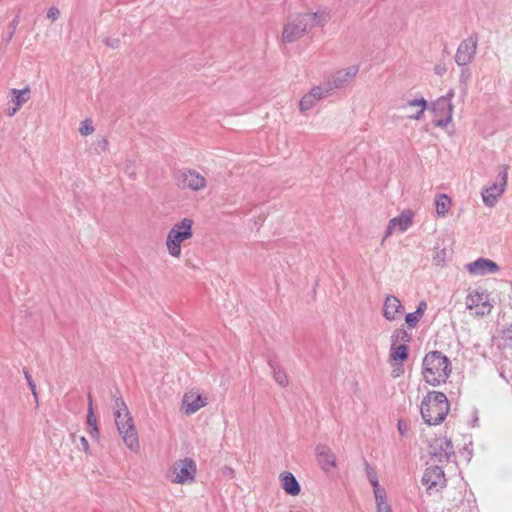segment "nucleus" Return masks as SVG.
<instances>
[{"label": "nucleus", "mask_w": 512, "mask_h": 512, "mask_svg": "<svg viewBox=\"0 0 512 512\" xmlns=\"http://www.w3.org/2000/svg\"><path fill=\"white\" fill-rule=\"evenodd\" d=\"M280 479L282 488L288 495L296 496L300 493V484L291 472L284 471L280 474Z\"/></svg>", "instance_id": "22"}, {"label": "nucleus", "mask_w": 512, "mask_h": 512, "mask_svg": "<svg viewBox=\"0 0 512 512\" xmlns=\"http://www.w3.org/2000/svg\"><path fill=\"white\" fill-rule=\"evenodd\" d=\"M442 70H443L442 68H440L438 66L436 67V73L437 74L441 75L442 74Z\"/></svg>", "instance_id": "50"}, {"label": "nucleus", "mask_w": 512, "mask_h": 512, "mask_svg": "<svg viewBox=\"0 0 512 512\" xmlns=\"http://www.w3.org/2000/svg\"><path fill=\"white\" fill-rule=\"evenodd\" d=\"M332 89H330V85L326 86H316L311 89L309 92L310 96L313 97L315 101L322 99L323 97L327 96Z\"/></svg>", "instance_id": "29"}, {"label": "nucleus", "mask_w": 512, "mask_h": 512, "mask_svg": "<svg viewBox=\"0 0 512 512\" xmlns=\"http://www.w3.org/2000/svg\"><path fill=\"white\" fill-rule=\"evenodd\" d=\"M421 318L422 317L420 315H417V313L414 311L406 315L405 322L409 328H414L417 326Z\"/></svg>", "instance_id": "37"}, {"label": "nucleus", "mask_w": 512, "mask_h": 512, "mask_svg": "<svg viewBox=\"0 0 512 512\" xmlns=\"http://www.w3.org/2000/svg\"><path fill=\"white\" fill-rule=\"evenodd\" d=\"M489 295L485 291H473L467 297V308L472 310L476 307H481L477 311L478 315H487L490 313L492 306L489 304Z\"/></svg>", "instance_id": "15"}, {"label": "nucleus", "mask_w": 512, "mask_h": 512, "mask_svg": "<svg viewBox=\"0 0 512 512\" xmlns=\"http://www.w3.org/2000/svg\"><path fill=\"white\" fill-rule=\"evenodd\" d=\"M112 397L114 399L113 408L115 412L126 413V411H128V408L122 396L120 395L119 390H116V392L112 394Z\"/></svg>", "instance_id": "30"}, {"label": "nucleus", "mask_w": 512, "mask_h": 512, "mask_svg": "<svg viewBox=\"0 0 512 512\" xmlns=\"http://www.w3.org/2000/svg\"><path fill=\"white\" fill-rule=\"evenodd\" d=\"M315 100L313 99V97L310 96V94H306L302 97V99L300 100V103H299V108L301 111H307L309 109H311L314 105H315Z\"/></svg>", "instance_id": "34"}, {"label": "nucleus", "mask_w": 512, "mask_h": 512, "mask_svg": "<svg viewBox=\"0 0 512 512\" xmlns=\"http://www.w3.org/2000/svg\"><path fill=\"white\" fill-rule=\"evenodd\" d=\"M315 451L317 463L325 473L330 472L336 467V455L330 447L324 444H319L316 446Z\"/></svg>", "instance_id": "14"}, {"label": "nucleus", "mask_w": 512, "mask_h": 512, "mask_svg": "<svg viewBox=\"0 0 512 512\" xmlns=\"http://www.w3.org/2000/svg\"><path fill=\"white\" fill-rule=\"evenodd\" d=\"M444 470L440 466H431L424 471L422 483L429 494L436 493L446 486Z\"/></svg>", "instance_id": "9"}, {"label": "nucleus", "mask_w": 512, "mask_h": 512, "mask_svg": "<svg viewBox=\"0 0 512 512\" xmlns=\"http://www.w3.org/2000/svg\"><path fill=\"white\" fill-rule=\"evenodd\" d=\"M397 427L400 435L406 437L409 431L408 424L404 420H399Z\"/></svg>", "instance_id": "40"}, {"label": "nucleus", "mask_w": 512, "mask_h": 512, "mask_svg": "<svg viewBox=\"0 0 512 512\" xmlns=\"http://www.w3.org/2000/svg\"><path fill=\"white\" fill-rule=\"evenodd\" d=\"M452 372L451 361L440 351H430L422 361V375L426 383L438 386L445 383Z\"/></svg>", "instance_id": "2"}, {"label": "nucleus", "mask_w": 512, "mask_h": 512, "mask_svg": "<svg viewBox=\"0 0 512 512\" xmlns=\"http://www.w3.org/2000/svg\"><path fill=\"white\" fill-rule=\"evenodd\" d=\"M426 308H427L426 302L425 301H421L418 304L415 312L417 313V315H420L422 317L424 315V312H425Z\"/></svg>", "instance_id": "45"}, {"label": "nucleus", "mask_w": 512, "mask_h": 512, "mask_svg": "<svg viewBox=\"0 0 512 512\" xmlns=\"http://www.w3.org/2000/svg\"><path fill=\"white\" fill-rule=\"evenodd\" d=\"M175 184L182 190L200 191L207 186L206 178L194 169L182 168L174 174Z\"/></svg>", "instance_id": "6"}, {"label": "nucleus", "mask_w": 512, "mask_h": 512, "mask_svg": "<svg viewBox=\"0 0 512 512\" xmlns=\"http://www.w3.org/2000/svg\"><path fill=\"white\" fill-rule=\"evenodd\" d=\"M394 228H395V226H391V222L389 221V224L386 228L385 234L382 238V243L392 234Z\"/></svg>", "instance_id": "47"}, {"label": "nucleus", "mask_w": 512, "mask_h": 512, "mask_svg": "<svg viewBox=\"0 0 512 512\" xmlns=\"http://www.w3.org/2000/svg\"><path fill=\"white\" fill-rule=\"evenodd\" d=\"M454 453L453 444L447 437L435 438L430 444L429 454L439 463H447Z\"/></svg>", "instance_id": "10"}, {"label": "nucleus", "mask_w": 512, "mask_h": 512, "mask_svg": "<svg viewBox=\"0 0 512 512\" xmlns=\"http://www.w3.org/2000/svg\"><path fill=\"white\" fill-rule=\"evenodd\" d=\"M80 444L82 446V449L86 453H89V450H90L89 443H88V440L84 436L80 437Z\"/></svg>", "instance_id": "46"}, {"label": "nucleus", "mask_w": 512, "mask_h": 512, "mask_svg": "<svg viewBox=\"0 0 512 512\" xmlns=\"http://www.w3.org/2000/svg\"><path fill=\"white\" fill-rule=\"evenodd\" d=\"M173 472L176 474L173 482L184 484L188 481H192L196 474V463L191 458H185L179 460L173 465Z\"/></svg>", "instance_id": "11"}, {"label": "nucleus", "mask_w": 512, "mask_h": 512, "mask_svg": "<svg viewBox=\"0 0 512 512\" xmlns=\"http://www.w3.org/2000/svg\"><path fill=\"white\" fill-rule=\"evenodd\" d=\"M23 373H24V377H25V379L27 381V384H28V386H29V388H30V390L32 392V395H33V397L35 399L36 406H38L39 405V400H38V393H37V390H36L35 382L33 381L31 374L29 373V371L26 368L23 369Z\"/></svg>", "instance_id": "32"}, {"label": "nucleus", "mask_w": 512, "mask_h": 512, "mask_svg": "<svg viewBox=\"0 0 512 512\" xmlns=\"http://www.w3.org/2000/svg\"><path fill=\"white\" fill-rule=\"evenodd\" d=\"M412 107H418V109L414 113H407L405 116L409 119L420 120L428 107V102L424 98H419L408 100L395 106L397 110H406Z\"/></svg>", "instance_id": "20"}, {"label": "nucleus", "mask_w": 512, "mask_h": 512, "mask_svg": "<svg viewBox=\"0 0 512 512\" xmlns=\"http://www.w3.org/2000/svg\"><path fill=\"white\" fill-rule=\"evenodd\" d=\"M501 337L505 347L512 349V323L503 328Z\"/></svg>", "instance_id": "33"}, {"label": "nucleus", "mask_w": 512, "mask_h": 512, "mask_svg": "<svg viewBox=\"0 0 512 512\" xmlns=\"http://www.w3.org/2000/svg\"><path fill=\"white\" fill-rule=\"evenodd\" d=\"M194 221L190 218H183L180 222L173 225L170 229L166 246L168 252L173 257H179L181 254V243L192 237V226Z\"/></svg>", "instance_id": "4"}, {"label": "nucleus", "mask_w": 512, "mask_h": 512, "mask_svg": "<svg viewBox=\"0 0 512 512\" xmlns=\"http://www.w3.org/2000/svg\"><path fill=\"white\" fill-rule=\"evenodd\" d=\"M413 212L404 210L400 215L390 220L391 226L398 227L401 232H405L412 224Z\"/></svg>", "instance_id": "23"}, {"label": "nucleus", "mask_w": 512, "mask_h": 512, "mask_svg": "<svg viewBox=\"0 0 512 512\" xmlns=\"http://www.w3.org/2000/svg\"><path fill=\"white\" fill-rule=\"evenodd\" d=\"M329 19V14L325 10L299 14L284 26L282 41L284 43H293L303 37L313 27H323Z\"/></svg>", "instance_id": "1"}, {"label": "nucleus", "mask_w": 512, "mask_h": 512, "mask_svg": "<svg viewBox=\"0 0 512 512\" xmlns=\"http://www.w3.org/2000/svg\"><path fill=\"white\" fill-rule=\"evenodd\" d=\"M466 269L472 275L494 274L500 270L499 265L487 258H478L466 265Z\"/></svg>", "instance_id": "13"}, {"label": "nucleus", "mask_w": 512, "mask_h": 512, "mask_svg": "<svg viewBox=\"0 0 512 512\" xmlns=\"http://www.w3.org/2000/svg\"><path fill=\"white\" fill-rule=\"evenodd\" d=\"M207 404L206 398L201 395L189 392L183 396L182 405L186 415H192Z\"/></svg>", "instance_id": "18"}, {"label": "nucleus", "mask_w": 512, "mask_h": 512, "mask_svg": "<svg viewBox=\"0 0 512 512\" xmlns=\"http://www.w3.org/2000/svg\"><path fill=\"white\" fill-rule=\"evenodd\" d=\"M403 312L400 300L394 295H387L383 303V316L388 321H394Z\"/></svg>", "instance_id": "19"}, {"label": "nucleus", "mask_w": 512, "mask_h": 512, "mask_svg": "<svg viewBox=\"0 0 512 512\" xmlns=\"http://www.w3.org/2000/svg\"><path fill=\"white\" fill-rule=\"evenodd\" d=\"M447 257V250L445 248L443 249H436L434 255H433V262L435 265H441Z\"/></svg>", "instance_id": "38"}, {"label": "nucleus", "mask_w": 512, "mask_h": 512, "mask_svg": "<svg viewBox=\"0 0 512 512\" xmlns=\"http://www.w3.org/2000/svg\"><path fill=\"white\" fill-rule=\"evenodd\" d=\"M19 22H20V10H18L16 16L9 24V32H8V36H7V42L11 41V39L13 38Z\"/></svg>", "instance_id": "36"}, {"label": "nucleus", "mask_w": 512, "mask_h": 512, "mask_svg": "<svg viewBox=\"0 0 512 512\" xmlns=\"http://www.w3.org/2000/svg\"><path fill=\"white\" fill-rule=\"evenodd\" d=\"M94 131V127L91 124V121L89 119H86L82 121L81 126L79 128V132L82 135H89Z\"/></svg>", "instance_id": "39"}, {"label": "nucleus", "mask_w": 512, "mask_h": 512, "mask_svg": "<svg viewBox=\"0 0 512 512\" xmlns=\"http://www.w3.org/2000/svg\"><path fill=\"white\" fill-rule=\"evenodd\" d=\"M454 97V89H450L446 95L441 96L440 98H444L449 103H451L452 98Z\"/></svg>", "instance_id": "48"}, {"label": "nucleus", "mask_w": 512, "mask_h": 512, "mask_svg": "<svg viewBox=\"0 0 512 512\" xmlns=\"http://www.w3.org/2000/svg\"><path fill=\"white\" fill-rule=\"evenodd\" d=\"M472 72L467 66H462V69L460 71L459 81L462 85H464V88H467V85L469 81L471 80Z\"/></svg>", "instance_id": "35"}, {"label": "nucleus", "mask_w": 512, "mask_h": 512, "mask_svg": "<svg viewBox=\"0 0 512 512\" xmlns=\"http://www.w3.org/2000/svg\"><path fill=\"white\" fill-rule=\"evenodd\" d=\"M10 93L12 94L11 102L13 103L12 108H8L7 115L12 117L14 116L20 108L28 102L30 99V88L26 86L25 88L19 89H11Z\"/></svg>", "instance_id": "17"}, {"label": "nucleus", "mask_w": 512, "mask_h": 512, "mask_svg": "<svg viewBox=\"0 0 512 512\" xmlns=\"http://www.w3.org/2000/svg\"><path fill=\"white\" fill-rule=\"evenodd\" d=\"M364 465L366 470V476L373 487V493L374 496H377L378 494H385V489L381 488L379 485V480L377 473L375 469L367 462V460L364 459Z\"/></svg>", "instance_id": "24"}, {"label": "nucleus", "mask_w": 512, "mask_h": 512, "mask_svg": "<svg viewBox=\"0 0 512 512\" xmlns=\"http://www.w3.org/2000/svg\"><path fill=\"white\" fill-rule=\"evenodd\" d=\"M508 179V166H500L497 181L482 192V199L486 206L493 207L498 198L504 193Z\"/></svg>", "instance_id": "7"}, {"label": "nucleus", "mask_w": 512, "mask_h": 512, "mask_svg": "<svg viewBox=\"0 0 512 512\" xmlns=\"http://www.w3.org/2000/svg\"><path fill=\"white\" fill-rule=\"evenodd\" d=\"M267 364L272 371L274 381L281 387H287L289 384L288 376L275 356L267 359Z\"/></svg>", "instance_id": "21"}, {"label": "nucleus", "mask_w": 512, "mask_h": 512, "mask_svg": "<svg viewBox=\"0 0 512 512\" xmlns=\"http://www.w3.org/2000/svg\"><path fill=\"white\" fill-rule=\"evenodd\" d=\"M104 43H105L107 46H109V47H111V48H114V49H115V48H118V47H119L120 40H119L118 38H112V39L107 38V39H105V40H104Z\"/></svg>", "instance_id": "44"}, {"label": "nucleus", "mask_w": 512, "mask_h": 512, "mask_svg": "<svg viewBox=\"0 0 512 512\" xmlns=\"http://www.w3.org/2000/svg\"><path fill=\"white\" fill-rule=\"evenodd\" d=\"M449 410L450 405L446 395L439 391L429 392L423 398L420 406L421 417L428 425L442 423Z\"/></svg>", "instance_id": "3"}, {"label": "nucleus", "mask_w": 512, "mask_h": 512, "mask_svg": "<svg viewBox=\"0 0 512 512\" xmlns=\"http://www.w3.org/2000/svg\"><path fill=\"white\" fill-rule=\"evenodd\" d=\"M109 142L106 138H102L98 143L96 150L98 153L105 152L108 148Z\"/></svg>", "instance_id": "42"}, {"label": "nucleus", "mask_w": 512, "mask_h": 512, "mask_svg": "<svg viewBox=\"0 0 512 512\" xmlns=\"http://www.w3.org/2000/svg\"><path fill=\"white\" fill-rule=\"evenodd\" d=\"M87 425L89 426V433L92 438H99L100 432L97 426V419L95 417L93 407H88Z\"/></svg>", "instance_id": "27"}, {"label": "nucleus", "mask_w": 512, "mask_h": 512, "mask_svg": "<svg viewBox=\"0 0 512 512\" xmlns=\"http://www.w3.org/2000/svg\"><path fill=\"white\" fill-rule=\"evenodd\" d=\"M478 41L479 36L476 32H473L466 39L461 41L455 54V62L457 65L467 66L474 60L477 52Z\"/></svg>", "instance_id": "8"}, {"label": "nucleus", "mask_w": 512, "mask_h": 512, "mask_svg": "<svg viewBox=\"0 0 512 512\" xmlns=\"http://www.w3.org/2000/svg\"><path fill=\"white\" fill-rule=\"evenodd\" d=\"M377 512H392L390 505L387 502V496L385 494H378L375 496Z\"/></svg>", "instance_id": "31"}, {"label": "nucleus", "mask_w": 512, "mask_h": 512, "mask_svg": "<svg viewBox=\"0 0 512 512\" xmlns=\"http://www.w3.org/2000/svg\"><path fill=\"white\" fill-rule=\"evenodd\" d=\"M60 16V11L57 7H50L47 11V17L53 21L57 20Z\"/></svg>", "instance_id": "41"}, {"label": "nucleus", "mask_w": 512, "mask_h": 512, "mask_svg": "<svg viewBox=\"0 0 512 512\" xmlns=\"http://www.w3.org/2000/svg\"><path fill=\"white\" fill-rule=\"evenodd\" d=\"M90 406H91V407H93V406H92V396H91V394L89 393V394H88V407H90Z\"/></svg>", "instance_id": "49"}, {"label": "nucleus", "mask_w": 512, "mask_h": 512, "mask_svg": "<svg viewBox=\"0 0 512 512\" xmlns=\"http://www.w3.org/2000/svg\"><path fill=\"white\" fill-rule=\"evenodd\" d=\"M451 199L446 194H439L436 197V212L439 216H444L451 206Z\"/></svg>", "instance_id": "26"}, {"label": "nucleus", "mask_w": 512, "mask_h": 512, "mask_svg": "<svg viewBox=\"0 0 512 512\" xmlns=\"http://www.w3.org/2000/svg\"><path fill=\"white\" fill-rule=\"evenodd\" d=\"M411 340V335L404 329H396L392 336L391 342L392 344L402 343L405 344Z\"/></svg>", "instance_id": "28"}, {"label": "nucleus", "mask_w": 512, "mask_h": 512, "mask_svg": "<svg viewBox=\"0 0 512 512\" xmlns=\"http://www.w3.org/2000/svg\"><path fill=\"white\" fill-rule=\"evenodd\" d=\"M432 111L438 118L435 126L446 127L452 121L453 105L444 98H438L432 103Z\"/></svg>", "instance_id": "12"}, {"label": "nucleus", "mask_w": 512, "mask_h": 512, "mask_svg": "<svg viewBox=\"0 0 512 512\" xmlns=\"http://www.w3.org/2000/svg\"><path fill=\"white\" fill-rule=\"evenodd\" d=\"M409 357V348L405 344H391L390 358L395 362L404 363Z\"/></svg>", "instance_id": "25"}, {"label": "nucleus", "mask_w": 512, "mask_h": 512, "mask_svg": "<svg viewBox=\"0 0 512 512\" xmlns=\"http://www.w3.org/2000/svg\"><path fill=\"white\" fill-rule=\"evenodd\" d=\"M115 424L125 445L132 451L139 448L137 431L129 411L126 413L115 412Z\"/></svg>", "instance_id": "5"}, {"label": "nucleus", "mask_w": 512, "mask_h": 512, "mask_svg": "<svg viewBox=\"0 0 512 512\" xmlns=\"http://www.w3.org/2000/svg\"><path fill=\"white\" fill-rule=\"evenodd\" d=\"M359 67L357 65L350 66L346 69L335 72L328 80L330 89H339L344 87L352 78L358 73Z\"/></svg>", "instance_id": "16"}, {"label": "nucleus", "mask_w": 512, "mask_h": 512, "mask_svg": "<svg viewBox=\"0 0 512 512\" xmlns=\"http://www.w3.org/2000/svg\"><path fill=\"white\" fill-rule=\"evenodd\" d=\"M403 372H404L403 363L397 362V366L392 370L391 375L393 378H397L401 374H403Z\"/></svg>", "instance_id": "43"}]
</instances>
